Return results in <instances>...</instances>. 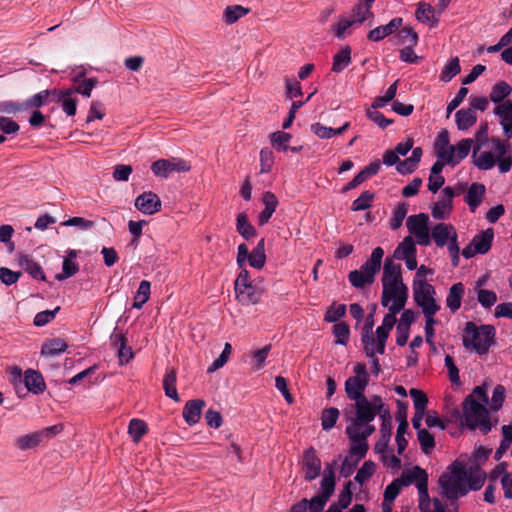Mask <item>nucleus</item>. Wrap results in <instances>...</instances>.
Wrapping results in <instances>:
<instances>
[{
  "label": "nucleus",
  "instance_id": "obj_26",
  "mask_svg": "<svg viewBox=\"0 0 512 512\" xmlns=\"http://www.w3.org/2000/svg\"><path fill=\"white\" fill-rule=\"evenodd\" d=\"M373 326L374 321L373 315L371 314L367 318L361 331V343L363 345L364 352H367L369 355L373 354V347L376 346L377 343V335L376 333H373Z\"/></svg>",
  "mask_w": 512,
  "mask_h": 512
},
{
  "label": "nucleus",
  "instance_id": "obj_23",
  "mask_svg": "<svg viewBox=\"0 0 512 512\" xmlns=\"http://www.w3.org/2000/svg\"><path fill=\"white\" fill-rule=\"evenodd\" d=\"M464 294L465 286L462 282L455 283L449 288L445 303L451 313H455L461 308Z\"/></svg>",
  "mask_w": 512,
  "mask_h": 512
},
{
  "label": "nucleus",
  "instance_id": "obj_62",
  "mask_svg": "<svg viewBox=\"0 0 512 512\" xmlns=\"http://www.w3.org/2000/svg\"><path fill=\"white\" fill-rule=\"evenodd\" d=\"M486 479V474L480 470L475 469L474 471H471L470 475L468 474V491L469 490H479Z\"/></svg>",
  "mask_w": 512,
  "mask_h": 512
},
{
  "label": "nucleus",
  "instance_id": "obj_17",
  "mask_svg": "<svg viewBox=\"0 0 512 512\" xmlns=\"http://www.w3.org/2000/svg\"><path fill=\"white\" fill-rule=\"evenodd\" d=\"M430 237L434 240L437 247L443 248L454 237H458V234L452 224L439 223L431 229Z\"/></svg>",
  "mask_w": 512,
  "mask_h": 512
},
{
  "label": "nucleus",
  "instance_id": "obj_54",
  "mask_svg": "<svg viewBox=\"0 0 512 512\" xmlns=\"http://www.w3.org/2000/svg\"><path fill=\"white\" fill-rule=\"evenodd\" d=\"M376 465L373 461L367 460L363 463L361 468L357 471L354 480L359 484H364L375 473Z\"/></svg>",
  "mask_w": 512,
  "mask_h": 512
},
{
  "label": "nucleus",
  "instance_id": "obj_49",
  "mask_svg": "<svg viewBox=\"0 0 512 512\" xmlns=\"http://www.w3.org/2000/svg\"><path fill=\"white\" fill-rule=\"evenodd\" d=\"M292 136L290 133L277 131L270 134V141L277 151L287 152L289 150V143Z\"/></svg>",
  "mask_w": 512,
  "mask_h": 512
},
{
  "label": "nucleus",
  "instance_id": "obj_18",
  "mask_svg": "<svg viewBox=\"0 0 512 512\" xmlns=\"http://www.w3.org/2000/svg\"><path fill=\"white\" fill-rule=\"evenodd\" d=\"M302 464L305 469V479L307 481H312L320 475L321 460L316 455V451L314 448L310 447L307 450H305Z\"/></svg>",
  "mask_w": 512,
  "mask_h": 512
},
{
  "label": "nucleus",
  "instance_id": "obj_61",
  "mask_svg": "<svg viewBox=\"0 0 512 512\" xmlns=\"http://www.w3.org/2000/svg\"><path fill=\"white\" fill-rule=\"evenodd\" d=\"M417 435L422 451L425 454H429L435 446L433 435L426 429L419 430Z\"/></svg>",
  "mask_w": 512,
  "mask_h": 512
},
{
  "label": "nucleus",
  "instance_id": "obj_27",
  "mask_svg": "<svg viewBox=\"0 0 512 512\" xmlns=\"http://www.w3.org/2000/svg\"><path fill=\"white\" fill-rule=\"evenodd\" d=\"M435 8L426 2H419L415 12L416 19L424 24H429L430 27L435 28L438 26L439 17L435 15Z\"/></svg>",
  "mask_w": 512,
  "mask_h": 512
},
{
  "label": "nucleus",
  "instance_id": "obj_51",
  "mask_svg": "<svg viewBox=\"0 0 512 512\" xmlns=\"http://www.w3.org/2000/svg\"><path fill=\"white\" fill-rule=\"evenodd\" d=\"M128 433L132 437L133 441L138 443L147 433V425L143 420L134 418L129 422Z\"/></svg>",
  "mask_w": 512,
  "mask_h": 512
},
{
  "label": "nucleus",
  "instance_id": "obj_8",
  "mask_svg": "<svg viewBox=\"0 0 512 512\" xmlns=\"http://www.w3.org/2000/svg\"><path fill=\"white\" fill-rule=\"evenodd\" d=\"M384 250L381 247L373 249L370 258L365 261L360 269L349 273L348 279L355 288H363L375 281V275L381 268Z\"/></svg>",
  "mask_w": 512,
  "mask_h": 512
},
{
  "label": "nucleus",
  "instance_id": "obj_43",
  "mask_svg": "<svg viewBox=\"0 0 512 512\" xmlns=\"http://www.w3.org/2000/svg\"><path fill=\"white\" fill-rule=\"evenodd\" d=\"M236 230L246 240L256 236V229L248 221V217L245 213H239L237 215Z\"/></svg>",
  "mask_w": 512,
  "mask_h": 512
},
{
  "label": "nucleus",
  "instance_id": "obj_45",
  "mask_svg": "<svg viewBox=\"0 0 512 512\" xmlns=\"http://www.w3.org/2000/svg\"><path fill=\"white\" fill-rule=\"evenodd\" d=\"M416 252L417 249L412 236H406L396 247L394 251V258L401 260L410 255L416 254Z\"/></svg>",
  "mask_w": 512,
  "mask_h": 512
},
{
  "label": "nucleus",
  "instance_id": "obj_15",
  "mask_svg": "<svg viewBox=\"0 0 512 512\" xmlns=\"http://www.w3.org/2000/svg\"><path fill=\"white\" fill-rule=\"evenodd\" d=\"M393 329V326H384V324H381L376 328V335H377V343L376 346H374V351L372 355H369L367 352H365L366 356L371 359L372 361V369L373 373L375 375H378L380 372V363L379 359L377 358V354L383 355L385 353V346L386 341L389 337L390 331Z\"/></svg>",
  "mask_w": 512,
  "mask_h": 512
},
{
  "label": "nucleus",
  "instance_id": "obj_63",
  "mask_svg": "<svg viewBox=\"0 0 512 512\" xmlns=\"http://www.w3.org/2000/svg\"><path fill=\"white\" fill-rule=\"evenodd\" d=\"M346 313V306L344 304H333L325 313L324 319L327 322H336L342 318Z\"/></svg>",
  "mask_w": 512,
  "mask_h": 512
},
{
  "label": "nucleus",
  "instance_id": "obj_60",
  "mask_svg": "<svg viewBox=\"0 0 512 512\" xmlns=\"http://www.w3.org/2000/svg\"><path fill=\"white\" fill-rule=\"evenodd\" d=\"M398 42L407 46H415L418 42V35L411 27H404L398 33Z\"/></svg>",
  "mask_w": 512,
  "mask_h": 512
},
{
  "label": "nucleus",
  "instance_id": "obj_6",
  "mask_svg": "<svg viewBox=\"0 0 512 512\" xmlns=\"http://www.w3.org/2000/svg\"><path fill=\"white\" fill-rule=\"evenodd\" d=\"M468 471L464 463L459 460L448 466L439 478V485L445 497L451 500L458 499L468 492Z\"/></svg>",
  "mask_w": 512,
  "mask_h": 512
},
{
  "label": "nucleus",
  "instance_id": "obj_29",
  "mask_svg": "<svg viewBox=\"0 0 512 512\" xmlns=\"http://www.w3.org/2000/svg\"><path fill=\"white\" fill-rule=\"evenodd\" d=\"M24 384L27 390L34 394H41L46 388L43 376L33 369H28L25 372Z\"/></svg>",
  "mask_w": 512,
  "mask_h": 512
},
{
  "label": "nucleus",
  "instance_id": "obj_5",
  "mask_svg": "<svg viewBox=\"0 0 512 512\" xmlns=\"http://www.w3.org/2000/svg\"><path fill=\"white\" fill-rule=\"evenodd\" d=\"M496 329L493 325L469 321L465 324L462 334V344L468 352H474L479 356L488 354L494 345Z\"/></svg>",
  "mask_w": 512,
  "mask_h": 512
},
{
  "label": "nucleus",
  "instance_id": "obj_50",
  "mask_svg": "<svg viewBox=\"0 0 512 512\" xmlns=\"http://www.w3.org/2000/svg\"><path fill=\"white\" fill-rule=\"evenodd\" d=\"M461 71L460 62L458 57L451 58L443 67L440 79L443 82H449Z\"/></svg>",
  "mask_w": 512,
  "mask_h": 512
},
{
  "label": "nucleus",
  "instance_id": "obj_35",
  "mask_svg": "<svg viewBox=\"0 0 512 512\" xmlns=\"http://www.w3.org/2000/svg\"><path fill=\"white\" fill-rule=\"evenodd\" d=\"M485 194V186L479 183H473L467 192L466 202L470 207V210L474 212L476 208L481 204Z\"/></svg>",
  "mask_w": 512,
  "mask_h": 512
},
{
  "label": "nucleus",
  "instance_id": "obj_11",
  "mask_svg": "<svg viewBox=\"0 0 512 512\" xmlns=\"http://www.w3.org/2000/svg\"><path fill=\"white\" fill-rule=\"evenodd\" d=\"M464 421L471 429L480 427L484 433L491 429L486 404L478 403L473 397H467L463 403Z\"/></svg>",
  "mask_w": 512,
  "mask_h": 512
},
{
  "label": "nucleus",
  "instance_id": "obj_21",
  "mask_svg": "<svg viewBox=\"0 0 512 512\" xmlns=\"http://www.w3.org/2000/svg\"><path fill=\"white\" fill-rule=\"evenodd\" d=\"M402 24L403 19L401 17H395L388 24L370 30L367 34V38L371 41L379 42L399 30Z\"/></svg>",
  "mask_w": 512,
  "mask_h": 512
},
{
  "label": "nucleus",
  "instance_id": "obj_9",
  "mask_svg": "<svg viewBox=\"0 0 512 512\" xmlns=\"http://www.w3.org/2000/svg\"><path fill=\"white\" fill-rule=\"evenodd\" d=\"M397 479L403 487L415 484L419 494V508L422 512L429 509L428 474L424 469L419 466L405 469Z\"/></svg>",
  "mask_w": 512,
  "mask_h": 512
},
{
  "label": "nucleus",
  "instance_id": "obj_44",
  "mask_svg": "<svg viewBox=\"0 0 512 512\" xmlns=\"http://www.w3.org/2000/svg\"><path fill=\"white\" fill-rule=\"evenodd\" d=\"M351 63V49L346 46L333 57L332 71L336 73L342 72Z\"/></svg>",
  "mask_w": 512,
  "mask_h": 512
},
{
  "label": "nucleus",
  "instance_id": "obj_53",
  "mask_svg": "<svg viewBox=\"0 0 512 512\" xmlns=\"http://www.w3.org/2000/svg\"><path fill=\"white\" fill-rule=\"evenodd\" d=\"M339 414V410L335 407L324 409L321 414L322 429L325 431L331 430L335 426L339 418Z\"/></svg>",
  "mask_w": 512,
  "mask_h": 512
},
{
  "label": "nucleus",
  "instance_id": "obj_1",
  "mask_svg": "<svg viewBox=\"0 0 512 512\" xmlns=\"http://www.w3.org/2000/svg\"><path fill=\"white\" fill-rule=\"evenodd\" d=\"M354 375L345 381V393L352 404L343 410L344 418L375 419L377 413H386L381 396L372 395L366 397L364 392L369 383V374L364 363H356L353 367Z\"/></svg>",
  "mask_w": 512,
  "mask_h": 512
},
{
  "label": "nucleus",
  "instance_id": "obj_46",
  "mask_svg": "<svg viewBox=\"0 0 512 512\" xmlns=\"http://www.w3.org/2000/svg\"><path fill=\"white\" fill-rule=\"evenodd\" d=\"M451 146L449 132L444 129L438 134L434 143L437 158L444 159Z\"/></svg>",
  "mask_w": 512,
  "mask_h": 512
},
{
  "label": "nucleus",
  "instance_id": "obj_55",
  "mask_svg": "<svg viewBox=\"0 0 512 512\" xmlns=\"http://www.w3.org/2000/svg\"><path fill=\"white\" fill-rule=\"evenodd\" d=\"M494 114L500 118V125L512 121V100H505L497 104L493 110Z\"/></svg>",
  "mask_w": 512,
  "mask_h": 512
},
{
  "label": "nucleus",
  "instance_id": "obj_19",
  "mask_svg": "<svg viewBox=\"0 0 512 512\" xmlns=\"http://www.w3.org/2000/svg\"><path fill=\"white\" fill-rule=\"evenodd\" d=\"M135 207L144 214L152 215L160 210L161 201L155 193L144 192L135 199Z\"/></svg>",
  "mask_w": 512,
  "mask_h": 512
},
{
  "label": "nucleus",
  "instance_id": "obj_38",
  "mask_svg": "<svg viewBox=\"0 0 512 512\" xmlns=\"http://www.w3.org/2000/svg\"><path fill=\"white\" fill-rule=\"evenodd\" d=\"M163 389L167 397L173 399L176 402L180 400L176 389V372L174 369H166L163 379Z\"/></svg>",
  "mask_w": 512,
  "mask_h": 512
},
{
  "label": "nucleus",
  "instance_id": "obj_48",
  "mask_svg": "<svg viewBox=\"0 0 512 512\" xmlns=\"http://www.w3.org/2000/svg\"><path fill=\"white\" fill-rule=\"evenodd\" d=\"M43 441L39 431L23 435L16 440V446L20 450H27L36 447Z\"/></svg>",
  "mask_w": 512,
  "mask_h": 512
},
{
  "label": "nucleus",
  "instance_id": "obj_42",
  "mask_svg": "<svg viewBox=\"0 0 512 512\" xmlns=\"http://www.w3.org/2000/svg\"><path fill=\"white\" fill-rule=\"evenodd\" d=\"M511 92L512 87L507 82L500 81L492 87L489 98L493 103L499 104L504 102Z\"/></svg>",
  "mask_w": 512,
  "mask_h": 512
},
{
  "label": "nucleus",
  "instance_id": "obj_4",
  "mask_svg": "<svg viewBox=\"0 0 512 512\" xmlns=\"http://www.w3.org/2000/svg\"><path fill=\"white\" fill-rule=\"evenodd\" d=\"M473 165L483 171L498 167L500 173H507L512 168V149L508 141L499 137H491L489 145L472 150Z\"/></svg>",
  "mask_w": 512,
  "mask_h": 512
},
{
  "label": "nucleus",
  "instance_id": "obj_12",
  "mask_svg": "<svg viewBox=\"0 0 512 512\" xmlns=\"http://www.w3.org/2000/svg\"><path fill=\"white\" fill-rule=\"evenodd\" d=\"M428 223L429 217L424 213L411 215L406 221L408 231L415 237L416 242L421 246H428L431 244Z\"/></svg>",
  "mask_w": 512,
  "mask_h": 512
},
{
  "label": "nucleus",
  "instance_id": "obj_57",
  "mask_svg": "<svg viewBox=\"0 0 512 512\" xmlns=\"http://www.w3.org/2000/svg\"><path fill=\"white\" fill-rule=\"evenodd\" d=\"M397 83L398 81H395L392 85L388 87L384 95L376 97L372 103V108H382L388 102L392 101L397 92Z\"/></svg>",
  "mask_w": 512,
  "mask_h": 512
},
{
  "label": "nucleus",
  "instance_id": "obj_2",
  "mask_svg": "<svg viewBox=\"0 0 512 512\" xmlns=\"http://www.w3.org/2000/svg\"><path fill=\"white\" fill-rule=\"evenodd\" d=\"M381 282V304L389 311L384 316L382 324L386 327H394L396 315L403 310L408 299V288L403 283L401 265L387 258L384 262Z\"/></svg>",
  "mask_w": 512,
  "mask_h": 512
},
{
  "label": "nucleus",
  "instance_id": "obj_34",
  "mask_svg": "<svg viewBox=\"0 0 512 512\" xmlns=\"http://www.w3.org/2000/svg\"><path fill=\"white\" fill-rule=\"evenodd\" d=\"M83 76L84 73L81 72L73 77L72 80L76 84L75 88L73 89V93H79L82 96L89 98L91 96L92 90L97 85L98 80L94 77L81 80Z\"/></svg>",
  "mask_w": 512,
  "mask_h": 512
},
{
  "label": "nucleus",
  "instance_id": "obj_28",
  "mask_svg": "<svg viewBox=\"0 0 512 512\" xmlns=\"http://www.w3.org/2000/svg\"><path fill=\"white\" fill-rule=\"evenodd\" d=\"M347 17L350 18L357 27H360L366 21H369V25H371L374 19V13L365 4L358 2L353 6Z\"/></svg>",
  "mask_w": 512,
  "mask_h": 512
},
{
  "label": "nucleus",
  "instance_id": "obj_32",
  "mask_svg": "<svg viewBox=\"0 0 512 512\" xmlns=\"http://www.w3.org/2000/svg\"><path fill=\"white\" fill-rule=\"evenodd\" d=\"M77 251L69 250L67 257L63 260L62 273L56 275L58 281L65 280L75 275L79 270V265L76 262Z\"/></svg>",
  "mask_w": 512,
  "mask_h": 512
},
{
  "label": "nucleus",
  "instance_id": "obj_16",
  "mask_svg": "<svg viewBox=\"0 0 512 512\" xmlns=\"http://www.w3.org/2000/svg\"><path fill=\"white\" fill-rule=\"evenodd\" d=\"M473 144L474 141L471 138L460 140L456 145H452L450 147L447 155H445L444 160H446L447 164L450 166L458 165L469 155Z\"/></svg>",
  "mask_w": 512,
  "mask_h": 512
},
{
  "label": "nucleus",
  "instance_id": "obj_52",
  "mask_svg": "<svg viewBox=\"0 0 512 512\" xmlns=\"http://www.w3.org/2000/svg\"><path fill=\"white\" fill-rule=\"evenodd\" d=\"M53 92H54V89L53 90H42V91L36 93L32 97H30L29 99L24 101L25 110H28L31 108H39V107L43 106L45 103H47L48 98L50 96H53Z\"/></svg>",
  "mask_w": 512,
  "mask_h": 512
},
{
  "label": "nucleus",
  "instance_id": "obj_41",
  "mask_svg": "<svg viewBox=\"0 0 512 512\" xmlns=\"http://www.w3.org/2000/svg\"><path fill=\"white\" fill-rule=\"evenodd\" d=\"M335 490V475L332 469H328L324 472L323 478L320 483V492L317 494L327 500L333 495Z\"/></svg>",
  "mask_w": 512,
  "mask_h": 512
},
{
  "label": "nucleus",
  "instance_id": "obj_56",
  "mask_svg": "<svg viewBox=\"0 0 512 512\" xmlns=\"http://www.w3.org/2000/svg\"><path fill=\"white\" fill-rule=\"evenodd\" d=\"M375 194L369 190L361 193L352 203L351 209L353 211H362L371 207Z\"/></svg>",
  "mask_w": 512,
  "mask_h": 512
},
{
  "label": "nucleus",
  "instance_id": "obj_25",
  "mask_svg": "<svg viewBox=\"0 0 512 512\" xmlns=\"http://www.w3.org/2000/svg\"><path fill=\"white\" fill-rule=\"evenodd\" d=\"M358 27L354 24L347 15L339 16L337 22L330 26V31L334 37L343 40L350 36L352 32Z\"/></svg>",
  "mask_w": 512,
  "mask_h": 512
},
{
  "label": "nucleus",
  "instance_id": "obj_37",
  "mask_svg": "<svg viewBox=\"0 0 512 512\" xmlns=\"http://www.w3.org/2000/svg\"><path fill=\"white\" fill-rule=\"evenodd\" d=\"M455 118L457 128L462 131L469 129L477 121L476 113L472 109H460L456 112Z\"/></svg>",
  "mask_w": 512,
  "mask_h": 512
},
{
  "label": "nucleus",
  "instance_id": "obj_7",
  "mask_svg": "<svg viewBox=\"0 0 512 512\" xmlns=\"http://www.w3.org/2000/svg\"><path fill=\"white\" fill-rule=\"evenodd\" d=\"M236 300L243 306L260 302L264 287L262 281L251 280L247 269H242L234 282Z\"/></svg>",
  "mask_w": 512,
  "mask_h": 512
},
{
  "label": "nucleus",
  "instance_id": "obj_30",
  "mask_svg": "<svg viewBox=\"0 0 512 512\" xmlns=\"http://www.w3.org/2000/svg\"><path fill=\"white\" fill-rule=\"evenodd\" d=\"M262 202L265 207L263 211L259 214V225H265L266 223H268V221L270 220V218L272 217L273 213L277 208L278 199L274 193L267 191L263 194Z\"/></svg>",
  "mask_w": 512,
  "mask_h": 512
},
{
  "label": "nucleus",
  "instance_id": "obj_24",
  "mask_svg": "<svg viewBox=\"0 0 512 512\" xmlns=\"http://www.w3.org/2000/svg\"><path fill=\"white\" fill-rule=\"evenodd\" d=\"M73 89H54L53 96L62 102V110L67 116H74L77 110V100L72 98Z\"/></svg>",
  "mask_w": 512,
  "mask_h": 512
},
{
  "label": "nucleus",
  "instance_id": "obj_58",
  "mask_svg": "<svg viewBox=\"0 0 512 512\" xmlns=\"http://www.w3.org/2000/svg\"><path fill=\"white\" fill-rule=\"evenodd\" d=\"M333 334L336 344L346 345L350 336L349 326L345 322L336 323L333 326Z\"/></svg>",
  "mask_w": 512,
  "mask_h": 512
},
{
  "label": "nucleus",
  "instance_id": "obj_3",
  "mask_svg": "<svg viewBox=\"0 0 512 512\" xmlns=\"http://www.w3.org/2000/svg\"><path fill=\"white\" fill-rule=\"evenodd\" d=\"M347 426L345 433L349 438L351 445L349 455L343 460L340 472L343 476H349L359 461L365 457L368 451L367 438L375 431V426L372 424L374 419H356L344 418Z\"/></svg>",
  "mask_w": 512,
  "mask_h": 512
},
{
  "label": "nucleus",
  "instance_id": "obj_47",
  "mask_svg": "<svg viewBox=\"0 0 512 512\" xmlns=\"http://www.w3.org/2000/svg\"><path fill=\"white\" fill-rule=\"evenodd\" d=\"M151 284L147 280H142L139 284L138 290L134 296L132 307L141 309L143 305L149 300Z\"/></svg>",
  "mask_w": 512,
  "mask_h": 512
},
{
  "label": "nucleus",
  "instance_id": "obj_10",
  "mask_svg": "<svg viewBox=\"0 0 512 512\" xmlns=\"http://www.w3.org/2000/svg\"><path fill=\"white\" fill-rule=\"evenodd\" d=\"M413 292L415 302L422 309L424 317L434 318L440 310V305L435 299V288L426 280H414Z\"/></svg>",
  "mask_w": 512,
  "mask_h": 512
},
{
  "label": "nucleus",
  "instance_id": "obj_33",
  "mask_svg": "<svg viewBox=\"0 0 512 512\" xmlns=\"http://www.w3.org/2000/svg\"><path fill=\"white\" fill-rule=\"evenodd\" d=\"M494 238V231L492 228H488L485 231L475 235L471 241V243L475 247V251H478L479 254L487 253L492 245V241Z\"/></svg>",
  "mask_w": 512,
  "mask_h": 512
},
{
  "label": "nucleus",
  "instance_id": "obj_22",
  "mask_svg": "<svg viewBox=\"0 0 512 512\" xmlns=\"http://www.w3.org/2000/svg\"><path fill=\"white\" fill-rule=\"evenodd\" d=\"M205 401L201 399L189 400L183 408V418L188 425H195L199 422Z\"/></svg>",
  "mask_w": 512,
  "mask_h": 512
},
{
  "label": "nucleus",
  "instance_id": "obj_31",
  "mask_svg": "<svg viewBox=\"0 0 512 512\" xmlns=\"http://www.w3.org/2000/svg\"><path fill=\"white\" fill-rule=\"evenodd\" d=\"M18 264L34 279L46 280L45 273L41 266L30 256L20 254L17 258Z\"/></svg>",
  "mask_w": 512,
  "mask_h": 512
},
{
  "label": "nucleus",
  "instance_id": "obj_20",
  "mask_svg": "<svg viewBox=\"0 0 512 512\" xmlns=\"http://www.w3.org/2000/svg\"><path fill=\"white\" fill-rule=\"evenodd\" d=\"M384 410L387 412V414L384 412L377 413V415H379L382 419V425L380 429L381 436L375 445L376 452H383L386 450L392 433V418L390 416L389 408L385 404Z\"/></svg>",
  "mask_w": 512,
  "mask_h": 512
},
{
  "label": "nucleus",
  "instance_id": "obj_14",
  "mask_svg": "<svg viewBox=\"0 0 512 512\" xmlns=\"http://www.w3.org/2000/svg\"><path fill=\"white\" fill-rule=\"evenodd\" d=\"M455 196L454 189L450 186L445 187L441 191L439 200L432 208V216L437 220L447 219L453 209V198Z\"/></svg>",
  "mask_w": 512,
  "mask_h": 512
},
{
  "label": "nucleus",
  "instance_id": "obj_36",
  "mask_svg": "<svg viewBox=\"0 0 512 512\" xmlns=\"http://www.w3.org/2000/svg\"><path fill=\"white\" fill-rule=\"evenodd\" d=\"M249 265L255 269H261L266 262V255H265V240L262 238L256 247L252 250V252L249 254V257L247 259Z\"/></svg>",
  "mask_w": 512,
  "mask_h": 512
},
{
  "label": "nucleus",
  "instance_id": "obj_13",
  "mask_svg": "<svg viewBox=\"0 0 512 512\" xmlns=\"http://www.w3.org/2000/svg\"><path fill=\"white\" fill-rule=\"evenodd\" d=\"M190 164L181 158L159 159L152 163L151 171L157 177L167 178L174 172H187L190 170Z\"/></svg>",
  "mask_w": 512,
  "mask_h": 512
},
{
  "label": "nucleus",
  "instance_id": "obj_39",
  "mask_svg": "<svg viewBox=\"0 0 512 512\" xmlns=\"http://www.w3.org/2000/svg\"><path fill=\"white\" fill-rule=\"evenodd\" d=\"M67 349V343L61 338H53L46 341L41 348L44 356H57Z\"/></svg>",
  "mask_w": 512,
  "mask_h": 512
},
{
  "label": "nucleus",
  "instance_id": "obj_40",
  "mask_svg": "<svg viewBox=\"0 0 512 512\" xmlns=\"http://www.w3.org/2000/svg\"><path fill=\"white\" fill-rule=\"evenodd\" d=\"M249 13V9L241 5L227 6L223 12L222 20L225 24L230 25L237 22Z\"/></svg>",
  "mask_w": 512,
  "mask_h": 512
},
{
  "label": "nucleus",
  "instance_id": "obj_64",
  "mask_svg": "<svg viewBox=\"0 0 512 512\" xmlns=\"http://www.w3.org/2000/svg\"><path fill=\"white\" fill-rule=\"evenodd\" d=\"M274 164L273 152L268 148H263L260 151V173H268L271 171Z\"/></svg>",
  "mask_w": 512,
  "mask_h": 512
},
{
  "label": "nucleus",
  "instance_id": "obj_59",
  "mask_svg": "<svg viewBox=\"0 0 512 512\" xmlns=\"http://www.w3.org/2000/svg\"><path fill=\"white\" fill-rule=\"evenodd\" d=\"M408 212V207L405 203L399 204L393 210L391 219H390V227L393 230L398 229L405 219Z\"/></svg>",
  "mask_w": 512,
  "mask_h": 512
}]
</instances>
